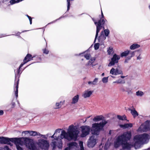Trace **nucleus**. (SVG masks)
<instances>
[{
    "label": "nucleus",
    "mask_w": 150,
    "mask_h": 150,
    "mask_svg": "<svg viewBox=\"0 0 150 150\" xmlns=\"http://www.w3.org/2000/svg\"><path fill=\"white\" fill-rule=\"evenodd\" d=\"M105 35L106 36H108L109 34L110 31L108 29H105L104 30Z\"/></svg>",
    "instance_id": "72a5a7b5"
},
{
    "label": "nucleus",
    "mask_w": 150,
    "mask_h": 150,
    "mask_svg": "<svg viewBox=\"0 0 150 150\" xmlns=\"http://www.w3.org/2000/svg\"><path fill=\"white\" fill-rule=\"evenodd\" d=\"M108 77H103L102 79L103 82L105 83H107L108 81Z\"/></svg>",
    "instance_id": "2f4dec72"
},
{
    "label": "nucleus",
    "mask_w": 150,
    "mask_h": 150,
    "mask_svg": "<svg viewBox=\"0 0 150 150\" xmlns=\"http://www.w3.org/2000/svg\"><path fill=\"white\" fill-rule=\"evenodd\" d=\"M104 32L102 31L101 32L100 35L99 37L98 40L99 42H102L106 39V37L103 34Z\"/></svg>",
    "instance_id": "6ab92c4d"
},
{
    "label": "nucleus",
    "mask_w": 150,
    "mask_h": 150,
    "mask_svg": "<svg viewBox=\"0 0 150 150\" xmlns=\"http://www.w3.org/2000/svg\"><path fill=\"white\" fill-rule=\"evenodd\" d=\"M149 139V136L146 134L136 135L134 138L133 146L135 149L139 148L142 144L146 143Z\"/></svg>",
    "instance_id": "20e7f679"
},
{
    "label": "nucleus",
    "mask_w": 150,
    "mask_h": 150,
    "mask_svg": "<svg viewBox=\"0 0 150 150\" xmlns=\"http://www.w3.org/2000/svg\"><path fill=\"white\" fill-rule=\"evenodd\" d=\"M18 84H19V80H18V81L17 82L16 84H15L14 86H16V89L15 90V94L16 97H17L18 96Z\"/></svg>",
    "instance_id": "b1692460"
},
{
    "label": "nucleus",
    "mask_w": 150,
    "mask_h": 150,
    "mask_svg": "<svg viewBox=\"0 0 150 150\" xmlns=\"http://www.w3.org/2000/svg\"><path fill=\"white\" fill-rule=\"evenodd\" d=\"M101 15V17L100 18V20H99L98 22L96 21L93 18H92V20L94 22V23L96 27V34L94 41V42H95L96 38L98 37V33L100 31V30L102 29V28H103V29H104V27L103 26V25L105 22L107 21L104 18V16L102 11Z\"/></svg>",
    "instance_id": "423d86ee"
},
{
    "label": "nucleus",
    "mask_w": 150,
    "mask_h": 150,
    "mask_svg": "<svg viewBox=\"0 0 150 150\" xmlns=\"http://www.w3.org/2000/svg\"><path fill=\"white\" fill-rule=\"evenodd\" d=\"M37 144L40 148L43 150H48L50 146L48 141L43 139H39Z\"/></svg>",
    "instance_id": "0eeeda50"
},
{
    "label": "nucleus",
    "mask_w": 150,
    "mask_h": 150,
    "mask_svg": "<svg viewBox=\"0 0 150 150\" xmlns=\"http://www.w3.org/2000/svg\"><path fill=\"white\" fill-rule=\"evenodd\" d=\"M79 95L77 94L74 96L72 98L71 101V104H75L77 103L79 101Z\"/></svg>",
    "instance_id": "dca6fc26"
},
{
    "label": "nucleus",
    "mask_w": 150,
    "mask_h": 150,
    "mask_svg": "<svg viewBox=\"0 0 150 150\" xmlns=\"http://www.w3.org/2000/svg\"><path fill=\"white\" fill-rule=\"evenodd\" d=\"M149 8L150 9V5H149Z\"/></svg>",
    "instance_id": "6e6d98bb"
},
{
    "label": "nucleus",
    "mask_w": 150,
    "mask_h": 150,
    "mask_svg": "<svg viewBox=\"0 0 150 150\" xmlns=\"http://www.w3.org/2000/svg\"><path fill=\"white\" fill-rule=\"evenodd\" d=\"M38 136H39V137L40 138H44L45 139H47V136H46V135H42V134H40L39 133V135Z\"/></svg>",
    "instance_id": "e433bc0d"
},
{
    "label": "nucleus",
    "mask_w": 150,
    "mask_h": 150,
    "mask_svg": "<svg viewBox=\"0 0 150 150\" xmlns=\"http://www.w3.org/2000/svg\"><path fill=\"white\" fill-rule=\"evenodd\" d=\"M69 147L70 150H77L78 149V145L76 142H71L69 144Z\"/></svg>",
    "instance_id": "ddd939ff"
},
{
    "label": "nucleus",
    "mask_w": 150,
    "mask_h": 150,
    "mask_svg": "<svg viewBox=\"0 0 150 150\" xmlns=\"http://www.w3.org/2000/svg\"><path fill=\"white\" fill-rule=\"evenodd\" d=\"M11 141L10 139L4 137H0V142L1 144H8Z\"/></svg>",
    "instance_id": "2eb2a0df"
},
{
    "label": "nucleus",
    "mask_w": 150,
    "mask_h": 150,
    "mask_svg": "<svg viewBox=\"0 0 150 150\" xmlns=\"http://www.w3.org/2000/svg\"><path fill=\"white\" fill-rule=\"evenodd\" d=\"M101 15V17L100 18V20H99L98 22L96 21L93 18H92V20L94 22V23L96 27V34L94 41V42H95L96 38L98 37V33L100 31V30L102 29V28H103V29H104V27L103 26V25L105 22L107 21L104 18V16L102 11Z\"/></svg>",
    "instance_id": "39448f33"
},
{
    "label": "nucleus",
    "mask_w": 150,
    "mask_h": 150,
    "mask_svg": "<svg viewBox=\"0 0 150 150\" xmlns=\"http://www.w3.org/2000/svg\"><path fill=\"white\" fill-rule=\"evenodd\" d=\"M117 83H125L124 81L120 79H119L118 80H117Z\"/></svg>",
    "instance_id": "58836bf2"
},
{
    "label": "nucleus",
    "mask_w": 150,
    "mask_h": 150,
    "mask_svg": "<svg viewBox=\"0 0 150 150\" xmlns=\"http://www.w3.org/2000/svg\"><path fill=\"white\" fill-rule=\"evenodd\" d=\"M32 140L27 137H22L16 139L15 141L17 150H23L21 147L22 145L25 144L28 150H40L39 148L35 144L32 142Z\"/></svg>",
    "instance_id": "7ed1b4c3"
},
{
    "label": "nucleus",
    "mask_w": 150,
    "mask_h": 150,
    "mask_svg": "<svg viewBox=\"0 0 150 150\" xmlns=\"http://www.w3.org/2000/svg\"><path fill=\"white\" fill-rule=\"evenodd\" d=\"M93 93V91L89 89H87L83 93L82 96L85 98H88L91 96Z\"/></svg>",
    "instance_id": "f8f14e48"
},
{
    "label": "nucleus",
    "mask_w": 150,
    "mask_h": 150,
    "mask_svg": "<svg viewBox=\"0 0 150 150\" xmlns=\"http://www.w3.org/2000/svg\"><path fill=\"white\" fill-rule=\"evenodd\" d=\"M26 16L28 17L30 21V24H31L32 23V19L31 17L29 16L28 15H27Z\"/></svg>",
    "instance_id": "a19ab883"
},
{
    "label": "nucleus",
    "mask_w": 150,
    "mask_h": 150,
    "mask_svg": "<svg viewBox=\"0 0 150 150\" xmlns=\"http://www.w3.org/2000/svg\"><path fill=\"white\" fill-rule=\"evenodd\" d=\"M120 57L119 56L117 55L116 54H114L111 59V61L108 64V66L110 67L114 65L115 63H117L118 62V60L120 59Z\"/></svg>",
    "instance_id": "9d476101"
},
{
    "label": "nucleus",
    "mask_w": 150,
    "mask_h": 150,
    "mask_svg": "<svg viewBox=\"0 0 150 150\" xmlns=\"http://www.w3.org/2000/svg\"><path fill=\"white\" fill-rule=\"evenodd\" d=\"M121 77L122 78H123L125 77V76H121Z\"/></svg>",
    "instance_id": "864d4df0"
},
{
    "label": "nucleus",
    "mask_w": 150,
    "mask_h": 150,
    "mask_svg": "<svg viewBox=\"0 0 150 150\" xmlns=\"http://www.w3.org/2000/svg\"><path fill=\"white\" fill-rule=\"evenodd\" d=\"M142 58L140 56V54L139 56L137 57V60H140Z\"/></svg>",
    "instance_id": "a18cd8bd"
},
{
    "label": "nucleus",
    "mask_w": 150,
    "mask_h": 150,
    "mask_svg": "<svg viewBox=\"0 0 150 150\" xmlns=\"http://www.w3.org/2000/svg\"><path fill=\"white\" fill-rule=\"evenodd\" d=\"M150 128L149 122L146 121L144 124L142 125L138 129L139 132H146Z\"/></svg>",
    "instance_id": "1a4fd4ad"
},
{
    "label": "nucleus",
    "mask_w": 150,
    "mask_h": 150,
    "mask_svg": "<svg viewBox=\"0 0 150 150\" xmlns=\"http://www.w3.org/2000/svg\"><path fill=\"white\" fill-rule=\"evenodd\" d=\"M117 118L120 120H126V117L125 115H124L123 116H121L120 115H117Z\"/></svg>",
    "instance_id": "c85d7f7f"
},
{
    "label": "nucleus",
    "mask_w": 150,
    "mask_h": 150,
    "mask_svg": "<svg viewBox=\"0 0 150 150\" xmlns=\"http://www.w3.org/2000/svg\"><path fill=\"white\" fill-rule=\"evenodd\" d=\"M99 47V44L98 43H97L95 44L94 45V47L95 49L96 50H98Z\"/></svg>",
    "instance_id": "4c0bfd02"
},
{
    "label": "nucleus",
    "mask_w": 150,
    "mask_h": 150,
    "mask_svg": "<svg viewBox=\"0 0 150 150\" xmlns=\"http://www.w3.org/2000/svg\"><path fill=\"white\" fill-rule=\"evenodd\" d=\"M61 130L62 129H56L54 134L51 137L52 139L51 145L54 150L57 147L59 149L62 148V139L64 138L68 140L72 139L76 140L79 133V131L78 130L77 127L73 125L69 126L67 132L64 130H62L60 135L58 136V134L60 133Z\"/></svg>",
    "instance_id": "f257e3e1"
},
{
    "label": "nucleus",
    "mask_w": 150,
    "mask_h": 150,
    "mask_svg": "<svg viewBox=\"0 0 150 150\" xmlns=\"http://www.w3.org/2000/svg\"><path fill=\"white\" fill-rule=\"evenodd\" d=\"M8 0H3V1L4 2H6L7 1H8Z\"/></svg>",
    "instance_id": "3c124183"
},
{
    "label": "nucleus",
    "mask_w": 150,
    "mask_h": 150,
    "mask_svg": "<svg viewBox=\"0 0 150 150\" xmlns=\"http://www.w3.org/2000/svg\"><path fill=\"white\" fill-rule=\"evenodd\" d=\"M0 150H10L7 146H5L4 147H0Z\"/></svg>",
    "instance_id": "c9c22d12"
},
{
    "label": "nucleus",
    "mask_w": 150,
    "mask_h": 150,
    "mask_svg": "<svg viewBox=\"0 0 150 150\" xmlns=\"http://www.w3.org/2000/svg\"><path fill=\"white\" fill-rule=\"evenodd\" d=\"M81 134V136L83 137L89 134L91 130L90 127L88 126H82L80 127Z\"/></svg>",
    "instance_id": "6e6552de"
},
{
    "label": "nucleus",
    "mask_w": 150,
    "mask_h": 150,
    "mask_svg": "<svg viewBox=\"0 0 150 150\" xmlns=\"http://www.w3.org/2000/svg\"><path fill=\"white\" fill-rule=\"evenodd\" d=\"M144 94V93L141 91H138L136 92V95L138 96L142 97Z\"/></svg>",
    "instance_id": "a878e982"
},
{
    "label": "nucleus",
    "mask_w": 150,
    "mask_h": 150,
    "mask_svg": "<svg viewBox=\"0 0 150 150\" xmlns=\"http://www.w3.org/2000/svg\"><path fill=\"white\" fill-rule=\"evenodd\" d=\"M61 101H60L59 102H58V103H56V104H55V109H58V108H60L61 106Z\"/></svg>",
    "instance_id": "c756f323"
},
{
    "label": "nucleus",
    "mask_w": 150,
    "mask_h": 150,
    "mask_svg": "<svg viewBox=\"0 0 150 150\" xmlns=\"http://www.w3.org/2000/svg\"><path fill=\"white\" fill-rule=\"evenodd\" d=\"M113 52V48L112 47H109L107 50V52L108 54H111Z\"/></svg>",
    "instance_id": "7c9ffc66"
},
{
    "label": "nucleus",
    "mask_w": 150,
    "mask_h": 150,
    "mask_svg": "<svg viewBox=\"0 0 150 150\" xmlns=\"http://www.w3.org/2000/svg\"><path fill=\"white\" fill-rule=\"evenodd\" d=\"M98 80V78H95L93 81H88L87 83L90 86H93L97 84Z\"/></svg>",
    "instance_id": "a211bd4d"
},
{
    "label": "nucleus",
    "mask_w": 150,
    "mask_h": 150,
    "mask_svg": "<svg viewBox=\"0 0 150 150\" xmlns=\"http://www.w3.org/2000/svg\"><path fill=\"white\" fill-rule=\"evenodd\" d=\"M110 74L112 75H116L122 74V71L117 68H112L110 71Z\"/></svg>",
    "instance_id": "4468645a"
},
{
    "label": "nucleus",
    "mask_w": 150,
    "mask_h": 150,
    "mask_svg": "<svg viewBox=\"0 0 150 150\" xmlns=\"http://www.w3.org/2000/svg\"><path fill=\"white\" fill-rule=\"evenodd\" d=\"M106 124V122L105 121H103L100 123H95L92 125L91 131L93 135L91 136L88 141L87 144L89 147L92 148L96 145L97 139L95 135H99L100 132L103 129Z\"/></svg>",
    "instance_id": "f03ea898"
},
{
    "label": "nucleus",
    "mask_w": 150,
    "mask_h": 150,
    "mask_svg": "<svg viewBox=\"0 0 150 150\" xmlns=\"http://www.w3.org/2000/svg\"><path fill=\"white\" fill-rule=\"evenodd\" d=\"M129 110L131 111V113L134 117H135L138 115V113L135 109H130Z\"/></svg>",
    "instance_id": "5701e85b"
},
{
    "label": "nucleus",
    "mask_w": 150,
    "mask_h": 150,
    "mask_svg": "<svg viewBox=\"0 0 150 150\" xmlns=\"http://www.w3.org/2000/svg\"><path fill=\"white\" fill-rule=\"evenodd\" d=\"M109 144L108 143H106L105 144L104 148L106 150L109 147Z\"/></svg>",
    "instance_id": "ea45409f"
},
{
    "label": "nucleus",
    "mask_w": 150,
    "mask_h": 150,
    "mask_svg": "<svg viewBox=\"0 0 150 150\" xmlns=\"http://www.w3.org/2000/svg\"><path fill=\"white\" fill-rule=\"evenodd\" d=\"M127 92L128 94H131L133 93V92L131 90L127 91Z\"/></svg>",
    "instance_id": "37998d69"
},
{
    "label": "nucleus",
    "mask_w": 150,
    "mask_h": 150,
    "mask_svg": "<svg viewBox=\"0 0 150 150\" xmlns=\"http://www.w3.org/2000/svg\"><path fill=\"white\" fill-rule=\"evenodd\" d=\"M101 75H102V76H103L104 75V73H102Z\"/></svg>",
    "instance_id": "603ef678"
},
{
    "label": "nucleus",
    "mask_w": 150,
    "mask_h": 150,
    "mask_svg": "<svg viewBox=\"0 0 150 150\" xmlns=\"http://www.w3.org/2000/svg\"><path fill=\"white\" fill-rule=\"evenodd\" d=\"M113 132V131L112 130H110L109 131V134H111Z\"/></svg>",
    "instance_id": "de8ad7c7"
},
{
    "label": "nucleus",
    "mask_w": 150,
    "mask_h": 150,
    "mask_svg": "<svg viewBox=\"0 0 150 150\" xmlns=\"http://www.w3.org/2000/svg\"><path fill=\"white\" fill-rule=\"evenodd\" d=\"M135 51H130V52L129 54V56L127 57L128 59H129L131 58L134 57L135 55Z\"/></svg>",
    "instance_id": "bb28decb"
},
{
    "label": "nucleus",
    "mask_w": 150,
    "mask_h": 150,
    "mask_svg": "<svg viewBox=\"0 0 150 150\" xmlns=\"http://www.w3.org/2000/svg\"><path fill=\"white\" fill-rule=\"evenodd\" d=\"M32 57V55L31 54H27L25 58L23 60V63H22L20 65L19 68L18 70H17L18 73H19V72L20 69L21 67L25 63H26L28 62L32 59V58L33 57Z\"/></svg>",
    "instance_id": "9b49d317"
},
{
    "label": "nucleus",
    "mask_w": 150,
    "mask_h": 150,
    "mask_svg": "<svg viewBox=\"0 0 150 150\" xmlns=\"http://www.w3.org/2000/svg\"><path fill=\"white\" fill-rule=\"evenodd\" d=\"M4 112L3 110H0V115H2L3 114Z\"/></svg>",
    "instance_id": "49530a36"
},
{
    "label": "nucleus",
    "mask_w": 150,
    "mask_h": 150,
    "mask_svg": "<svg viewBox=\"0 0 150 150\" xmlns=\"http://www.w3.org/2000/svg\"><path fill=\"white\" fill-rule=\"evenodd\" d=\"M79 145L80 147V150H84L83 142L80 141L79 142Z\"/></svg>",
    "instance_id": "f704fd0d"
},
{
    "label": "nucleus",
    "mask_w": 150,
    "mask_h": 150,
    "mask_svg": "<svg viewBox=\"0 0 150 150\" xmlns=\"http://www.w3.org/2000/svg\"><path fill=\"white\" fill-rule=\"evenodd\" d=\"M48 52H49V51L46 49H45L43 50V53L46 54H48Z\"/></svg>",
    "instance_id": "79ce46f5"
},
{
    "label": "nucleus",
    "mask_w": 150,
    "mask_h": 150,
    "mask_svg": "<svg viewBox=\"0 0 150 150\" xmlns=\"http://www.w3.org/2000/svg\"><path fill=\"white\" fill-rule=\"evenodd\" d=\"M29 132V134L30 136L38 135L39 134V133L35 131H30Z\"/></svg>",
    "instance_id": "393cba45"
},
{
    "label": "nucleus",
    "mask_w": 150,
    "mask_h": 150,
    "mask_svg": "<svg viewBox=\"0 0 150 150\" xmlns=\"http://www.w3.org/2000/svg\"><path fill=\"white\" fill-rule=\"evenodd\" d=\"M84 57L87 60H89L91 58V55L90 54H85L84 55Z\"/></svg>",
    "instance_id": "473e14b6"
},
{
    "label": "nucleus",
    "mask_w": 150,
    "mask_h": 150,
    "mask_svg": "<svg viewBox=\"0 0 150 150\" xmlns=\"http://www.w3.org/2000/svg\"><path fill=\"white\" fill-rule=\"evenodd\" d=\"M91 117V116H89V117H87L86 118V119H88V118H89V117Z\"/></svg>",
    "instance_id": "5fc2aeb1"
},
{
    "label": "nucleus",
    "mask_w": 150,
    "mask_h": 150,
    "mask_svg": "<svg viewBox=\"0 0 150 150\" xmlns=\"http://www.w3.org/2000/svg\"><path fill=\"white\" fill-rule=\"evenodd\" d=\"M120 127L123 129L130 128L132 127V123L125 124L124 125H120Z\"/></svg>",
    "instance_id": "aec40b11"
},
{
    "label": "nucleus",
    "mask_w": 150,
    "mask_h": 150,
    "mask_svg": "<svg viewBox=\"0 0 150 150\" xmlns=\"http://www.w3.org/2000/svg\"><path fill=\"white\" fill-rule=\"evenodd\" d=\"M12 105L13 106H14L15 105V103H12Z\"/></svg>",
    "instance_id": "09e8293b"
},
{
    "label": "nucleus",
    "mask_w": 150,
    "mask_h": 150,
    "mask_svg": "<svg viewBox=\"0 0 150 150\" xmlns=\"http://www.w3.org/2000/svg\"><path fill=\"white\" fill-rule=\"evenodd\" d=\"M117 80L116 81H114L113 82V83H117Z\"/></svg>",
    "instance_id": "8fccbe9b"
},
{
    "label": "nucleus",
    "mask_w": 150,
    "mask_h": 150,
    "mask_svg": "<svg viewBox=\"0 0 150 150\" xmlns=\"http://www.w3.org/2000/svg\"><path fill=\"white\" fill-rule=\"evenodd\" d=\"M130 52V50H127L123 52H122L121 54V56L122 57H124L126 56L127 55L129 54Z\"/></svg>",
    "instance_id": "cd10ccee"
},
{
    "label": "nucleus",
    "mask_w": 150,
    "mask_h": 150,
    "mask_svg": "<svg viewBox=\"0 0 150 150\" xmlns=\"http://www.w3.org/2000/svg\"><path fill=\"white\" fill-rule=\"evenodd\" d=\"M95 60V58L94 57H91L89 59V61H88V63L86 64V66H90L92 65V67H93L95 65L93 64V63L94 62Z\"/></svg>",
    "instance_id": "412c9836"
},
{
    "label": "nucleus",
    "mask_w": 150,
    "mask_h": 150,
    "mask_svg": "<svg viewBox=\"0 0 150 150\" xmlns=\"http://www.w3.org/2000/svg\"><path fill=\"white\" fill-rule=\"evenodd\" d=\"M30 131H26L23 132V133H24L25 134H27L28 133L29 134Z\"/></svg>",
    "instance_id": "c03bdc74"
},
{
    "label": "nucleus",
    "mask_w": 150,
    "mask_h": 150,
    "mask_svg": "<svg viewBox=\"0 0 150 150\" xmlns=\"http://www.w3.org/2000/svg\"><path fill=\"white\" fill-rule=\"evenodd\" d=\"M103 117L102 115H98L95 117L93 119V120L95 122H98L99 121L102 120V122L103 121H105L107 123V122L105 120H103ZM101 123L100 122V123Z\"/></svg>",
    "instance_id": "f3484780"
},
{
    "label": "nucleus",
    "mask_w": 150,
    "mask_h": 150,
    "mask_svg": "<svg viewBox=\"0 0 150 150\" xmlns=\"http://www.w3.org/2000/svg\"><path fill=\"white\" fill-rule=\"evenodd\" d=\"M140 47V45L137 44H134L132 45L130 47V49L131 50H134L136 49L139 48Z\"/></svg>",
    "instance_id": "4be33fe9"
}]
</instances>
